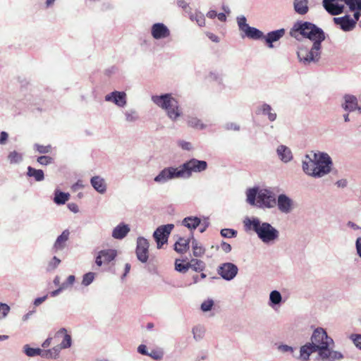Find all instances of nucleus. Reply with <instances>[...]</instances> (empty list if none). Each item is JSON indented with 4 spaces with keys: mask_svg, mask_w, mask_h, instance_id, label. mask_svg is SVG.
Masks as SVG:
<instances>
[{
    "mask_svg": "<svg viewBox=\"0 0 361 361\" xmlns=\"http://www.w3.org/2000/svg\"><path fill=\"white\" fill-rule=\"evenodd\" d=\"M311 341V343L305 344L300 348L299 358L302 361H307L310 355L316 351H319V355L322 360L335 361L343 358L341 353L329 348L330 344L333 343V340L323 329L314 330Z\"/></svg>",
    "mask_w": 361,
    "mask_h": 361,
    "instance_id": "obj_1",
    "label": "nucleus"
},
{
    "mask_svg": "<svg viewBox=\"0 0 361 361\" xmlns=\"http://www.w3.org/2000/svg\"><path fill=\"white\" fill-rule=\"evenodd\" d=\"M207 164L205 161L192 159L178 168L168 167L164 169L155 178L154 181L164 183L170 179L189 178L193 172L199 173L206 170Z\"/></svg>",
    "mask_w": 361,
    "mask_h": 361,
    "instance_id": "obj_2",
    "label": "nucleus"
},
{
    "mask_svg": "<svg viewBox=\"0 0 361 361\" xmlns=\"http://www.w3.org/2000/svg\"><path fill=\"white\" fill-rule=\"evenodd\" d=\"M247 201L251 205L272 207L276 204V198L270 191L256 188L249 189L247 192Z\"/></svg>",
    "mask_w": 361,
    "mask_h": 361,
    "instance_id": "obj_3",
    "label": "nucleus"
},
{
    "mask_svg": "<svg viewBox=\"0 0 361 361\" xmlns=\"http://www.w3.org/2000/svg\"><path fill=\"white\" fill-rule=\"evenodd\" d=\"M300 32L302 36L310 39L314 42H318L320 44L325 39L323 30L309 22L296 23L290 32L291 35H293V32Z\"/></svg>",
    "mask_w": 361,
    "mask_h": 361,
    "instance_id": "obj_4",
    "label": "nucleus"
},
{
    "mask_svg": "<svg viewBox=\"0 0 361 361\" xmlns=\"http://www.w3.org/2000/svg\"><path fill=\"white\" fill-rule=\"evenodd\" d=\"M152 101L159 106L165 109L168 116L172 120H176L181 114L178 101L170 94L161 96H153Z\"/></svg>",
    "mask_w": 361,
    "mask_h": 361,
    "instance_id": "obj_5",
    "label": "nucleus"
},
{
    "mask_svg": "<svg viewBox=\"0 0 361 361\" xmlns=\"http://www.w3.org/2000/svg\"><path fill=\"white\" fill-rule=\"evenodd\" d=\"M253 230L257 233L259 238L264 243L274 240L278 238V231L268 223L260 224L257 219L249 221Z\"/></svg>",
    "mask_w": 361,
    "mask_h": 361,
    "instance_id": "obj_6",
    "label": "nucleus"
},
{
    "mask_svg": "<svg viewBox=\"0 0 361 361\" xmlns=\"http://www.w3.org/2000/svg\"><path fill=\"white\" fill-rule=\"evenodd\" d=\"M321 44L318 42H314L310 49L305 47L299 48L297 54L300 61L305 65L310 64L311 62H317L320 58Z\"/></svg>",
    "mask_w": 361,
    "mask_h": 361,
    "instance_id": "obj_7",
    "label": "nucleus"
},
{
    "mask_svg": "<svg viewBox=\"0 0 361 361\" xmlns=\"http://www.w3.org/2000/svg\"><path fill=\"white\" fill-rule=\"evenodd\" d=\"M315 161V177H322L328 173L331 170V160L330 157L325 153H314Z\"/></svg>",
    "mask_w": 361,
    "mask_h": 361,
    "instance_id": "obj_8",
    "label": "nucleus"
},
{
    "mask_svg": "<svg viewBox=\"0 0 361 361\" xmlns=\"http://www.w3.org/2000/svg\"><path fill=\"white\" fill-rule=\"evenodd\" d=\"M60 334H64L63 340L60 345L54 347L51 349L43 352V356L47 358H56L61 349L69 348L71 345V337L66 333V329H61L55 335V338L59 337Z\"/></svg>",
    "mask_w": 361,
    "mask_h": 361,
    "instance_id": "obj_9",
    "label": "nucleus"
},
{
    "mask_svg": "<svg viewBox=\"0 0 361 361\" xmlns=\"http://www.w3.org/2000/svg\"><path fill=\"white\" fill-rule=\"evenodd\" d=\"M173 224H166L159 226L154 233V238L157 243V247L160 248L162 245L167 242L168 237L173 228Z\"/></svg>",
    "mask_w": 361,
    "mask_h": 361,
    "instance_id": "obj_10",
    "label": "nucleus"
},
{
    "mask_svg": "<svg viewBox=\"0 0 361 361\" xmlns=\"http://www.w3.org/2000/svg\"><path fill=\"white\" fill-rule=\"evenodd\" d=\"M238 271V269L237 266L231 262H226L221 264L217 269V273L226 281L234 279Z\"/></svg>",
    "mask_w": 361,
    "mask_h": 361,
    "instance_id": "obj_11",
    "label": "nucleus"
},
{
    "mask_svg": "<svg viewBox=\"0 0 361 361\" xmlns=\"http://www.w3.org/2000/svg\"><path fill=\"white\" fill-rule=\"evenodd\" d=\"M136 255L142 262H146L149 258V243L144 238L140 237L137 238Z\"/></svg>",
    "mask_w": 361,
    "mask_h": 361,
    "instance_id": "obj_12",
    "label": "nucleus"
},
{
    "mask_svg": "<svg viewBox=\"0 0 361 361\" xmlns=\"http://www.w3.org/2000/svg\"><path fill=\"white\" fill-rule=\"evenodd\" d=\"M341 2L345 3V0H324L323 6L328 13L336 16L343 11L344 6Z\"/></svg>",
    "mask_w": 361,
    "mask_h": 361,
    "instance_id": "obj_13",
    "label": "nucleus"
},
{
    "mask_svg": "<svg viewBox=\"0 0 361 361\" xmlns=\"http://www.w3.org/2000/svg\"><path fill=\"white\" fill-rule=\"evenodd\" d=\"M117 252L114 249L104 250L99 252L96 257L95 263L101 267L102 264H107L115 259Z\"/></svg>",
    "mask_w": 361,
    "mask_h": 361,
    "instance_id": "obj_14",
    "label": "nucleus"
},
{
    "mask_svg": "<svg viewBox=\"0 0 361 361\" xmlns=\"http://www.w3.org/2000/svg\"><path fill=\"white\" fill-rule=\"evenodd\" d=\"M335 24L339 25L343 31H350L355 27V20L350 18V16L345 15L343 17L334 18Z\"/></svg>",
    "mask_w": 361,
    "mask_h": 361,
    "instance_id": "obj_15",
    "label": "nucleus"
},
{
    "mask_svg": "<svg viewBox=\"0 0 361 361\" xmlns=\"http://www.w3.org/2000/svg\"><path fill=\"white\" fill-rule=\"evenodd\" d=\"M152 35L154 39L166 38L170 35V31L163 23H155L152 27Z\"/></svg>",
    "mask_w": 361,
    "mask_h": 361,
    "instance_id": "obj_16",
    "label": "nucleus"
},
{
    "mask_svg": "<svg viewBox=\"0 0 361 361\" xmlns=\"http://www.w3.org/2000/svg\"><path fill=\"white\" fill-rule=\"evenodd\" d=\"M285 29L281 28L269 32L266 36H264L263 38H264L265 42L268 47L273 48V43L279 41L281 37H283L285 35Z\"/></svg>",
    "mask_w": 361,
    "mask_h": 361,
    "instance_id": "obj_17",
    "label": "nucleus"
},
{
    "mask_svg": "<svg viewBox=\"0 0 361 361\" xmlns=\"http://www.w3.org/2000/svg\"><path fill=\"white\" fill-rule=\"evenodd\" d=\"M126 93L123 92H114L111 94L106 96V101L113 100L114 102L119 106H123L126 104Z\"/></svg>",
    "mask_w": 361,
    "mask_h": 361,
    "instance_id": "obj_18",
    "label": "nucleus"
},
{
    "mask_svg": "<svg viewBox=\"0 0 361 361\" xmlns=\"http://www.w3.org/2000/svg\"><path fill=\"white\" fill-rule=\"evenodd\" d=\"M70 232L68 230H64L62 233L56 238L53 249L55 252L63 250L66 245V242L69 238Z\"/></svg>",
    "mask_w": 361,
    "mask_h": 361,
    "instance_id": "obj_19",
    "label": "nucleus"
},
{
    "mask_svg": "<svg viewBox=\"0 0 361 361\" xmlns=\"http://www.w3.org/2000/svg\"><path fill=\"white\" fill-rule=\"evenodd\" d=\"M306 159L303 161L302 163V169L304 171L308 174L311 175L312 176L315 177V171L317 169V166H315V161L314 158L313 159L310 158L308 155L306 156Z\"/></svg>",
    "mask_w": 361,
    "mask_h": 361,
    "instance_id": "obj_20",
    "label": "nucleus"
},
{
    "mask_svg": "<svg viewBox=\"0 0 361 361\" xmlns=\"http://www.w3.org/2000/svg\"><path fill=\"white\" fill-rule=\"evenodd\" d=\"M92 187L99 193H104L106 190V185L104 178L100 176H96L91 178L90 180Z\"/></svg>",
    "mask_w": 361,
    "mask_h": 361,
    "instance_id": "obj_21",
    "label": "nucleus"
},
{
    "mask_svg": "<svg viewBox=\"0 0 361 361\" xmlns=\"http://www.w3.org/2000/svg\"><path fill=\"white\" fill-rule=\"evenodd\" d=\"M344 99L345 104L343 107L345 110L352 111L358 108L357 99L355 96L346 94Z\"/></svg>",
    "mask_w": 361,
    "mask_h": 361,
    "instance_id": "obj_22",
    "label": "nucleus"
},
{
    "mask_svg": "<svg viewBox=\"0 0 361 361\" xmlns=\"http://www.w3.org/2000/svg\"><path fill=\"white\" fill-rule=\"evenodd\" d=\"M243 37H247L252 39H259L264 37V34L259 30L248 26L243 32Z\"/></svg>",
    "mask_w": 361,
    "mask_h": 361,
    "instance_id": "obj_23",
    "label": "nucleus"
},
{
    "mask_svg": "<svg viewBox=\"0 0 361 361\" xmlns=\"http://www.w3.org/2000/svg\"><path fill=\"white\" fill-rule=\"evenodd\" d=\"M279 209L283 212H289L291 209V200L285 195H280L278 198Z\"/></svg>",
    "mask_w": 361,
    "mask_h": 361,
    "instance_id": "obj_24",
    "label": "nucleus"
},
{
    "mask_svg": "<svg viewBox=\"0 0 361 361\" xmlns=\"http://www.w3.org/2000/svg\"><path fill=\"white\" fill-rule=\"evenodd\" d=\"M130 231V228L126 224L118 225L113 231L112 236L116 239L123 238Z\"/></svg>",
    "mask_w": 361,
    "mask_h": 361,
    "instance_id": "obj_25",
    "label": "nucleus"
},
{
    "mask_svg": "<svg viewBox=\"0 0 361 361\" xmlns=\"http://www.w3.org/2000/svg\"><path fill=\"white\" fill-rule=\"evenodd\" d=\"M307 0H294L293 6L295 11L300 15H305L309 11Z\"/></svg>",
    "mask_w": 361,
    "mask_h": 361,
    "instance_id": "obj_26",
    "label": "nucleus"
},
{
    "mask_svg": "<svg viewBox=\"0 0 361 361\" xmlns=\"http://www.w3.org/2000/svg\"><path fill=\"white\" fill-rule=\"evenodd\" d=\"M277 153L281 159L285 162H287L292 159V153L286 146L281 145L277 149Z\"/></svg>",
    "mask_w": 361,
    "mask_h": 361,
    "instance_id": "obj_27",
    "label": "nucleus"
},
{
    "mask_svg": "<svg viewBox=\"0 0 361 361\" xmlns=\"http://www.w3.org/2000/svg\"><path fill=\"white\" fill-rule=\"evenodd\" d=\"M174 246L176 252L180 253L185 252L189 248V240L180 238Z\"/></svg>",
    "mask_w": 361,
    "mask_h": 361,
    "instance_id": "obj_28",
    "label": "nucleus"
},
{
    "mask_svg": "<svg viewBox=\"0 0 361 361\" xmlns=\"http://www.w3.org/2000/svg\"><path fill=\"white\" fill-rule=\"evenodd\" d=\"M27 175L30 177H33L36 181H42L44 178L42 170L35 169L31 166L27 167Z\"/></svg>",
    "mask_w": 361,
    "mask_h": 361,
    "instance_id": "obj_29",
    "label": "nucleus"
},
{
    "mask_svg": "<svg viewBox=\"0 0 361 361\" xmlns=\"http://www.w3.org/2000/svg\"><path fill=\"white\" fill-rule=\"evenodd\" d=\"M189 268L192 269L194 271L197 272L202 271L205 269V263L197 259H192L188 262Z\"/></svg>",
    "mask_w": 361,
    "mask_h": 361,
    "instance_id": "obj_30",
    "label": "nucleus"
},
{
    "mask_svg": "<svg viewBox=\"0 0 361 361\" xmlns=\"http://www.w3.org/2000/svg\"><path fill=\"white\" fill-rule=\"evenodd\" d=\"M200 224V219L197 217H186L183 221V224L190 229L196 228Z\"/></svg>",
    "mask_w": 361,
    "mask_h": 361,
    "instance_id": "obj_31",
    "label": "nucleus"
},
{
    "mask_svg": "<svg viewBox=\"0 0 361 361\" xmlns=\"http://www.w3.org/2000/svg\"><path fill=\"white\" fill-rule=\"evenodd\" d=\"M192 247L193 255L197 257H202L205 252V249L195 240L192 241Z\"/></svg>",
    "mask_w": 361,
    "mask_h": 361,
    "instance_id": "obj_32",
    "label": "nucleus"
},
{
    "mask_svg": "<svg viewBox=\"0 0 361 361\" xmlns=\"http://www.w3.org/2000/svg\"><path fill=\"white\" fill-rule=\"evenodd\" d=\"M69 199V194L65 193L63 192H57L55 194L54 202L57 204H65L66 201Z\"/></svg>",
    "mask_w": 361,
    "mask_h": 361,
    "instance_id": "obj_33",
    "label": "nucleus"
},
{
    "mask_svg": "<svg viewBox=\"0 0 361 361\" xmlns=\"http://www.w3.org/2000/svg\"><path fill=\"white\" fill-rule=\"evenodd\" d=\"M25 354L29 357H34L36 355H41L42 357H43V352L45 351V350H41L40 348H30L27 345H25ZM44 357H46L44 356Z\"/></svg>",
    "mask_w": 361,
    "mask_h": 361,
    "instance_id": "obj_34",
    "label": "nucleus"
},
{
    "mask_svg": "<svg viewBox=\"0 0 361 361\" xmlns=\"http://www.w3.org/2000/svg\"><path fill=\"white\" fill-rule=\"evenodd\" d=\"M262 114H267L268 115V118H269L270 121H274L276 120V114L275 113H272L271 111V107L270 105L267 104H264L262 105Z\"/></svg>",
    "mask_w": 361,
    "mask_h": 361,
    "instance_id": "obj_35",
    "label": "nucleus"
},
{
    "mask_svg": "<svg viewBox=\"0 0 361 361\" xmlns=\"http://www.w3.org/2000/svg\"><path fill=\"white\" fill-rule=\"evenodd\" d=\"M350 11H361V0H345Z\"/></svg>",
    "mask_w": 361,
    "mask_h": 361,
    "instance_id": "obj_36",
    "label": "nucleus"
},
{
    "mask_svg": "<svg viewBox=\"0 0 361 361\" xmlns=\"http://www.w3.org/2000/svg\"><path fill=\"white\" fill-rule=\"evenodd\" d=\"M188 124L189 126L195 128L202 129L204 128V126L201 122V121L195 117L189 118L188 121Z\"/></svg>",
    "mask_w": 361,
    "mask_h": 361,
    "instance_id": "obj_37",
    "label": "nucleus"
},
{
    "mask_svg": "<svg viewBox=\"0 0 361 361\" xmlns=\"http://www.w3.org/2000/svg\"><path fill=\"white\" fill-rule=\"evenodd\" d=\"M8 159L11 164H16L22 160V155L16 151H13L8 154Z\"/></svg>",
    "mask_w": 361,
    "mask_h": 361,
    "instance_id": "obj_38",
    "label": "nucleus"
},
{
    "mask_svg": "<svg viewBox=\"0 0 361 361\" xmlns=\"http://www.w3.org/2000/svg\"><path fill=\"white\" fill-rule=\"evenodd\" d=\"M175 267L177 271L183 273L186 272L189 269L188 262L186 264H183L180 260L178 259L175 262Z\"/></svg>",
    "mask_w": 361,
    "mask_h": 361,
    "instance_id": "obj_39",
    "label": "nucleus"
},
{
    "mask_svg": "<svg viewBox=\"0 0 361 361\" xmlns=\"http://www.w3.org/2000/svg\"><path fill=\"white\" fill-rule=\"evenodd\" d=\"M163 355L164 353L161 350L156 349L152 350L151 352L148 353V356L156 360H161Z\"/></svg>",
    "mask_w": 361,
    "mask_h": 361,
    "instance_id": "obj_40",
    "label": "nucleus"
},
{
    "mask_svg": "<svg viewBox=\"0 0 361 361\" xmlns=\"http://www.w3.org/2000/svg\"><path fill=\"white\" fill-rule=\"evenodd\" d=\"M270 300L274 304H279L281 300V295L280 293L277 290H273L270 293Z\"/></svg>",
    "mask_w": 361,
    "mask_h": 361,
    "instance_id": "obj_41",
    "label": "nucleus"
},
{
    "mask_svg": "<svg viewBox=\"0 0 361 361\" xmlns=\"http://www.w3.org/2000/svg\"><path fill=\"white\" fill-rule=\"evenodd\" d=\"M237 234V231L231 228H224L221 231V235L224 238H233Z\"/></svg>",
    "mask_w": 361,
    "mask_h": 361,
    "instance_id": "obj_42",
    "label": "nucleus"
},
{
    "mask_svg": "<svg viewBox=\"0 0 361 361\" xmlns=\"http://www.w3.org/2000/svg\"><path fill=\"white\" fill-rule=\"evenodd\" d=\"M94 274L92 272L87 273L84 275L82 279V284L84 286L90 285L94 280Z\"/></svg>",
    "mask_w": 361,
    "mask_h": 361,
    "instance_id": "obj_43",
    "label": "nucleus"
},
{
    "mask_svg": "<svg viewBox=\"0 0 361 361\" xmlns=\"http://www.w3.org/2000/svg\"><path fill=\"white\" fill-rule=\"evenodd\" d=\"M35 147L36 150L41 154H46L49 152L51 148L50 145L44 146L39 144H36Z\"/></svg>",
    "mask_w": 361,
    "mask_h": 361,
    "instance_id": "obj_44",
    "label": "nucleus"
},
{
    "mask_svg": "<svg viewBox=\"0 0 361 361\" xmlns=\"http://www.w3.org/2000/svg\"><path fill=\"white\" fill-rule=\"evenodd\" d=\"M238 24L241 32H243L249 26L246 23V18L244 16L238 18Z\"/></svg>",
    "mask_w": 361,
    "mask_h": 361,
    "instance_id": "obj_45",
    "label": "nucleus"
},
{
    "mask_svg": "<svg viewBox=\"0 0 361 361\" xmlns=\"http://www.w3.org/2000/svg\"><path fill=\"white\" fill-rule=\"evenodd\" d=\"M213 305H214L213 300H206V301H204V302L202 303V305H201V310L203 312H207V311H209V310H210L212 309Z\"/></svg>",
    "mask_w": 361,
    "mask_h": 361,
    "instance_id": "obj_46",
    "label": "nucleus"
},
{
    "mask_svg": "<svg viewBox=\"0 0 361 361\" xmlns=\"http://www.w3.org/2000/svg\"><path fill=\"white\" fill-rule=\"evenodd\" d=\"M53 161V159L49 156H41L37 158V162L42 165H47Z\"/></svg>",
    "mask_w": 361,
    "mask_h": 361,
    "instance_id": "obj_47",
    "label": "nucleus"
},
{
    "mask_svg": "<svg viewBox=\"0 0 361 361\" xmlns=\"http://www.w3.org/2000/svg\"><path fill=\"white\" fill-rule=\"evenodd\" d=\"M10 311V307L5 303H0V316L5 317Z\"/></svg>",
    "mask_w": 361,
    "mask_h": 361,
    "instance_id": "obj_48",
    "label": "nucleus"
},
{
    "mask_svg": "<svg viewBox=\"0 0 361 361\" xmlns=\"http://www.w3.org/2000/svg\"><path fill=\"white\" fill-rule=\"evenodd\" d=\"M351 338L356 347L361 350V335H352Z\"/></svg>",
    "mask_w": 361,
    "mask_h": 361,
    "instance_id": "obj_49",
    "label": "nucleus"
},
{
    "mask_svg": "<svg viewBox=\"0 0 361 361\" xmlns=\"http://www.w3.org/2000/svg\"><path fill=\"white\" fill-rule=\"evenodd\" d=\"M195 20L200 26H204L205 25V18L201 13L195 14Z\"/></svg>",
    "mask_w": 361,
    "mask_h": 361,
    "instance_id": "obj_50",
    "label": "nucleus"
},
{
    "mask_svg": "<svg viewBox=\"0 0 361 361\" xmlns=\"http://www.w3.org/2000/svg\"><path fill=\"white\" fill-rule=\"evenodd\" d=\"M221 250L226 253H228L231 251V245L226 242H222L221 244Z\"/></svg>",
    "mask_w": 361,
    "mask_h": 361,
    "instance_id": "obj_51",
    "label": "nucleus"
},
{
    "mask_svg": "<svg viewBox=\"0 0 361 361\" xmlns=\"http://www.w3.org/2000/svg\"><path fill=\"white\" fill-rule=\"evenodd\" d=\"M60 262L61 260L59 258H57L56 257H54L52 260L49 263V267H51V269H55L59 266Z\"/></svg>",
    "mask_w": 361,
    "mask_h": 361,
    "instance_id": "obj_52",
    "label": "nucleus"
},
{
    "mask_svg": "<svg viewBox=\"0 0 361 361\" xmlns=\"http://www.w3.org/2000/svg\"><path fill=\"white\" fill-rule=\"evenodd\" d=\"M137 351L142 355H148V352L147 350V346L145 345H140L137 348Z\"/></svg>",
    "mask_w": 361,
    "mask_h": 361,
    "instance_id": "obj_53",
    "label": "nucleus"
},
{
    "mask_svg": "<svg viewBox=\"0 0 361 361\" xmlns=\"http://www.w3.org/2000/svg\"><path fill=\"white\" fill-rule=\"evenodd\" d=\"M8 135L6 132H1L0 133V144H5L6 140H8Z\"/></svg>",
    "mask_w": 361,
    "mask_h": 361,
    "instance_id": "obj_54",
    "label": "nucleus"
},
{
    "mask_svg": "<svg viewBox=\"0 0 361 361\" xmlns=\"http://www.w3.org/2000/svg\"><path fill=\"white\" fill-rule=\"evenodd\" d=\"M177 4L179 7H181L185 11L189 8L188 4L184 0L178 1Z\"/></svg>",
    "mask_w": 361,
    "mask_h": 361,
    "instance_id": "obj_55",
    "label": "nucleus"
},
{
    "mask_svg": "<svg viewBox=\"0 0 361 361\" xmlns=\"http://www.w3.org/2000/svg\"><path fill=\"white\" fill-rule=\"evenodd\" d=\"M75 281V276L73 275H70L67 280H66V282L64 283L63 284H65V288L68 286V285H72Z\"/></svg>",
    "mask_w": 361,
    "mask_h": 361,
    "instance_id": "obj_56",
    "label": "nucleus"
},
{
    "mask_svg": "<svg viewBox=\"0 0 361 361\" xmlns=\"http://www.w3.org/2000/svg\"><path fill=\"white\" fill-rule=\"evenodd\" d=\"M63 288H65V284H62L61 287H60L59 288H58L54 291H51L50 293V295L51 297L56 296Z\"/></svg>",
    "mask_w": 361,
    "mask_h": 361,
    "instance_id": "obj_57",
    "label": "nucleus"
},
{
    "mask_svg": "<svg viewBox=\"0 0 361 361\" xmlns=\"http://www.w3.org/2000/svg\"><path fill=\"white\" fill-rule=\"evenodd\" d=\"M46 299H47V295L40 297V298H37L35 300L34 304H35V305L38 306L40 304H42Z\"/></svg>",
    "mask_w": 361,
    "mask_h": 361,
    "instance_id": "obj_58",
    "label": "nucleus"
},
{
    "mask_svg": "<svg viewBox=\"0 0 361 361\" xmlns=\"http://www.w3.org/2000/svg\"><path fill=\"white\" fill-rule=\"evenodd\" d=\"M356 248L359 256L361 257V238L357 239Z\"/></svg>",
    "mask_w": 361,
    "mask_h": 361,
    "instance_id": "obj_59",
    "label": "nucleus"
},
{
    "mask_svg": "<svg viewBox=\"0 0 361 361\" xmlns=\"http://www.w3.org/2000/svg\"><path fill=\"white\" fill-rule=\"evenodd\" d=\"M207 35L212 42H219V37L216 35L209 32L207 34Z\"/></svg>",
    "mask_w": 361,
    "mask_h": 361,
    "instance_id": "obj_60",
    "label": "nucleus"
},
{
    "mask_svg": "<svg viewBox=\"0 0 361 361\" xmlns=\"http://www.w3.org/2000/svg\"><path fill=\"white\" fill-rule=\"evenodd\" d=\"M207 16L211 19H213L217 16V13L215 11H209L207 13Z\"/></svg>",
    "mask_w": 361,
    "mask_h": 361,
    "instance_id": "obj_61",
    "label": "nucleus"
},
{
    "mask_svg": "<svg viewBox=\"0 0 361 361\" xmlns=\"http://www.w3.org/2000/svg\"><path fill=\"white\" fill-rule=\"evenodd\" d=\"M216 17L221 22H225L226 20V16L224 13H220L217 14Z\"/></svg>",
    "mask_w": 361,
    "mask_h": 361,
    "instance_id": "obj_62",
    "label": "nucleus"
},
{
    "mask_svg": "<svg viewBox=\"0 0 361 361\" xmlns=\"http://www.w3.org/2000/svg\"><path fill=\"white\" fill-rule=\"evenodd\" d=\"M51 338H47L44 343H42V347L43 348H47V347H49L51 344Z\"/></svg>",
    "mask_w": 361,
    "mask_h": 361,
    "instance_id": "obj_63",
    "label": "nucleus"
},
{
    "mask_svg": "<svg viewBox=\"0 0 361 361\" xmlns=\"http://www.w3.org/2000/svg\"><path fill=\"white\" fill-rule=\"evenodd\" d=\"M336 184L338 187H345L347 184L346 180H340L336 182Z\"/></svg>",
    "mask_w": 361,
    "mask_h": 361,
    "instance_id": "obj_64",
    "label": "nucleus"
}]
</instances>
